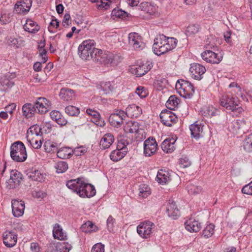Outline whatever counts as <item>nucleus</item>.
<instances>
[{"mask_svg":"<svg viewBox=\"0 0 252 252\" xmlns=\"http://www.w3.org/2000/svg\"><path fill=\"white\" fill-rule=\"evenodd\" d=\"M126 118L125 112L121 110H116L111 114L109 118V122L112 126L119 127L121 126L123 120Z\"/></svg>","mask_w":252,"mask_h":252,"instance_id":"nucleus-9","label":"nucleus"},{"mask_svg":"<svg viewBox=\"0 0 252 252\" xmlns=\"http://www.w3.org/2000/svg\"><path fill=\"white\" fill-rule=\"evenodd\" d=\"M91 252H104V245L100 243L95 244L93 247Z\"/></svg>","mask_w":252,"mask_h":252,"instance_id":"nucleus-61","label":"nucleus"},{"mask_svg":"<svg viewBox=\"0 0 252 252\" xmlns=\"http://www.w3.org/2000/svg\"><path fill=\"white\" fill-rule=\"evenodd\" d=\"M129 4L132 6H138V9L149 12L152 9L151 3L147 1L140 2V0H129Z\"/></svg>","mask_w":252,"mask_h":252,"instance_id":"nucleus-26","label":"nucleus"},{"mask_svg":"<svg viewBox=\"0 0 252 252\" xmlns=\"http://www.w3.org/2000/svg\"><path fill=\"white\" fill-rule=\"evenodd\" d=\"M156 230L155 224L149 220L141 222L137 227V232L143 238L150 237Z\"/></svg>","mask_w":252,"mask_h":252,"instance_id":"nucleus-6","label":"nucleus"},{"mask_svg":"<svg viewBox=\"0 0 252 252\" xmlns=\"http://www.w3.org/2000/svg\"><path fill=\"white\" fill-rule=\"evenodd\" d=\"M111 14L112 16H115L116 17L121 18L122 19H125L127 17V12L119 9L114 8L112 10Z\"/></svg>","mask_w":252,"mask_h":252,"instance_id":"nucleus-52","label":"nucleus"},{"mask_svg":"<svg viewBox=\"0 0 252 252\" xmlns=\"http://www.w3.org/2000/svg\"><path fill=\"white\" fill-rule=\"evenodd\" d=\"M111 59H110V62L109 64L112 66L117 65L120 62H121L123 58L122 57L118 54L112 53L110 55Z\"/></svg>","mask_w":252,"mask_h":252,"instance_id":"nucleus-51","label":"nucleus"},{"mask_svg":"<svg viewBox=\"0 0 252 252\" xmlns=\"http://www.w3.org/2000/svg\"><path fill=\"white\" fill-rule=\"evenodd\" d=\"M95 42L94 40L88 39L83 41L78 48V55L83 60H87L90 58H96Z\"/></svg>","mask_w":252,"mask_h":252,"instance_id":"nucleus-2","label":"nucleus"},{"mask_svg":"<svg viewBox=\"0 0 252 252\" xmlns=\"http://www.w3.org/2000/svg\"><path fill=\"white\" fill-rule=\"evenodd\" d=\"M36 111L40 114H44L50 110L51 103L44 97H38L34 103Z\"/></svg>","mask_w":252,"mask_h":252,"instance_id":"nucleus-11","label":"nucleus"},{"mask_svg":"<svg viewBox=\"0 0 252 252\" xmlns=\"http://www.w3.org/2000/svg\"><path fill=\"white\" fill-rule=\"evenodd\" d=\"M199 26L197 24L189 25L186 30V33L188 36H192L198 32Z\"/></svg>","mask_w":252,"mask_h":252,"instance_id":"nucleus-46","label":"nucleus"},{"mask_svg":"<svg viewBox=\"0 0 252 252\" xmlns=\"http://www.w3.org/2000/svg\"><path fill=\"white\" fill-rule=\"evenodd\" d=\"M44 147L45 151L47 153L55 152L57 150V143L51 141H45Z\"/></svg>","mask_w":252,"mask_h":252,"instance_id":"nucleus-44","label":"nucleus"},{"mask_svg":"<svg viewBox=\"0 0 252 252\" xmlns=\"http://www.w3.org/2000/svg\"><path fill=\"white\" fill-rule=\"evenodd\" d=\"M214 227L215 225L213 223L207 225L203 230L202 236L206 238L211 237L214 233Z\"/></svg>","mask_w":252,"mask_h":252,"instance_id":"nucleus-43","label":"nucleus"},{"mask_svg":"<svg viewBox=\"0 0 252 252\" xmlns=\"http://www.w3.org/2000/svg\"><path fill=\"white\" fill-rule=\"evenodd\" d=\"M187 189L189 194L194 195L201 192L202 188L200 186L189 183L187 186Z\"/></svg>","mask_w":252,"mask_h":252,"instance_id":"nucleus-47","label":"nucleus"},{"mask_svg":"<svg viewBox=\"0 0 252 252\" xmlns=\"http://www.w3.org/2000/svg\"><path fill=\"white\" fill-rule=\"evenodd\" d=\"M87 149L85 147L80 146L75 148L73 150V154L76 156H80L86 153Z\"/></svg>","mask_w":252,"mask_h":252,"instance_id":"nucleus-58","label":"nucleus"},{"mask_svg":"<svg viewBox=\"0 0 252 252\" xmlns=\"http://www.w3.org/2000/svg\"><path fill=\"white\" fill-rule=\"evenodd\" d=\"M32 5V0H22L15 5V9L19 13L28 12Z\"/></svg>","mask_w":252,"mask_h":252,"instance_id":"nucleus-21","label":"nucleus"},{"mask_svg":"<svg viewBox=\"0 0 252 252\" xmlns=\"http://www.w3.org/2000/svg\"><path fill=\"white\" fill-rule=\"evenodd\" d=\"M59 96L63 100L69 101L73 99L75 95L73 90L67 88H63L60 90Z\"/></svg>","mask_w":252,"mask_h":252,"instance_id":"nucleus-25","label":"nucleus"},{"mask_svg":"<svg viewBox=\"0 0 252 252\" xmlns=\"http://www.w3.org/2000/svg\"><path fill=\"white\" fill-rule=\"evenodd\" d=\"M57 155L62 159L69 158L73 155V150L69 147L62 148L58 151Z\"/></svg>","mask_w":252,"mask_h":252,"instance_id":"nucleus-34","label":"nucleus"},{"mask_svg":"<svg viewBox=\"0 0 252 252\" xmlns=\"http://www.w3.org/2000/svg\"><path fill=\"white\" fill-rule=\"evenodd\" d=\"M160 119L161 123L165 126H171L178 121V117L171 110H164L160 114Z\"/></svg>","mask_w":252,"mask_h":252,"instance_id":"nucleus-8","label":"nucleus"},{"mask_svg":"<svg viewBox=\"0 0 252 252\" xmlns=\"http://www.w3.org/2000/svg\"><path fill=\"white\" fill-rule=\"evenodd\" d=\"M16 107V104L15 103H11L5 106V112L7 113H8L10 115H12L13 113V111H14V110L15 109Z\"/></svg>","mask_w":252,"mask_h":252,"instance_id":"nucleus-64","label":"nucleus"},{"mask_svg":"<svg viewBox=\"0 0 252 252\" xmlns=\"http://www.w3.org/2000/svg\"><path fill=\"white\" fill-rule=\"evenodd\" d=\"M22 179V174L17 170H12L10 172V178L9 182L19 184Z\"/></svg>","mask_w":252,"mask_h":252,"instance_id":"nucleus-39","label":"nucleus"},{"mask_svg":"<svg viewBox=\"0 0 252 252\" xmlns=\"http://www.w3.org/2000/svg\"><path fill=\"white\" fill-rule=\"evenodd\" d=\"M206 70L205 67L200 64L194 63L191 64L189 68L191 77L197 80H200Z\"/></svg>","mask_w":252,"mask_h":252,"instance_id":"nucleus-13","label":"nucleus"},{"mask_svg":"<svg viewBox=\"0 0 252 252\" xmlns=\"http://www.w3.org/2000/svg\"><path fill=\"white\" fill-rule=\"evenodd\" d=\"M220 104L226 109L233 112L236 115L240 114L243 111V108L239 106L238 98L233 96H222L220 99Z\"/></svg>","mask_w":252,"mask_h":252,"instance_id":"nucleus-4","label":"nucleus"},{"mask_svg":"<svg viewBox=\"0 0 252 252\" xmlns=\"http://www.w3.org/2000/svg\"><path fill=\"white\" fill-rule=\"evenodd\" d=\"M114 223L115 220L111 216H109L107 220V226L108 230L110 232H113L114 230Z\"/></svg>","mask_w":252,"mask_h":252,"instance_id":"nucleus-59","label":"nucleus"},{"mask_svg":"<svg viewBox=\"0 0 252 252\" xmlns=\"http://www.w3.org/2000/svg\"><path fill=\"white\" fill-rule=\"evenodd\" d=\"M142 113L141 107L136 104L128 105L126 110V116L131 118H136L140 116Z\"/></svg>","mask_w":252,"mask_h":252,"instance_id":"nucleus-20","label":"nucleus"},{"mask_svg":"<svg viewBox=\"0 0 252 252\" xmlns=\"http://www.w3.org/2000/svg\"><path fill=\"white\" fill-rule=\"evenodd\" d=\"M17 235L14 232L6 230L3 233V242L4 244L9 248L14 247L17 243Z\"/></svg>","mask_w":252,"mask_h":252,"instance_id":"nucleus-15","label":"nucleus"},{"mask_svg":"<svg viewBox=\"0 0 252 252\" xmlns=\"http://www.w3.org/2000/svg\"><path fill=\"white\" fill-rule=\"evenodd\" d=\"M45 46V40L43 41H41L40 43V45H39V55L42 58V62L43 63H45L47 61L48 58L47 56V51L44 48Z\"/></svg>","mask_w":252,"mask_h":252,"instance_id":"nucleus-48","label":"nucleus"},{"mask_svg":"<svg viewBox=\"0 0 252 252\" xmlns=\"http://www.w3.org/2000/svg\"><path fill=\"white\" fill-rule=\"evenodd\" d=\"M87 184L82 181L80 178H78L68 181L66 186L68 189L73 190L79 196L82 197V194L86 193Z\"/></svg>","mask_w":252,"mask_h":252,"instance_id":"nucleus-7","label":"nucleus"},{"mask_svg":"<svg viewBox=\"0 0 252 252\" xmlns=\"http://www.w3.org/2000/svg\"><path fill=\"white\" fill-rule=\"evenodd\" d=\"M202 58L207 63L213 64H218L222 60V57L213 51L206 50L201 53Z\"/></svg>","mask_w":252,"mask_h":252,"instance_id":"nucleus-12","label":"nucleus"},{"mask_svg":"<svg viewBox=\"0 0 252 252\" xmlns=\"http://www.w3.org/2000/svg\"><path fill=\"white\" fill-rule=\"evenodd\" d=\"M151 65L150 64H143L135 67L134 68V73L137 77H141L147 73L151 69Z\"/></svg>","mask_w":252,"mask_h":252,"instance_id":"nucleus-35","label":"nucleus"},{"mask_svg":"<svg viewBox=\"0 0 252 252\" xmlns=\"http://www.w3.org/2000/svg\"><path fill=\"white\" fill-rule=\"evenodd\" d=\"M229 127L232 129L233 132L237 133L245 132V130H247L246 122L243 120L233 121L229 126Z\"/></svg>","mask_w":252,"mask_h":252,"instance_id":"nucleus-18","label":"nucleus"},{"mask_svg":"<svg viewBox=\"0 0 252 252\" xmlns=\"http://www.w3.org/2000/svg\"><path fill=\"white\" fill-rule=\"evenodd\" d=\"M114 141V136L110 133L105 134L100 141V147L102 149L109 148Z\"/></svg>","mask_w":252,"mask_h":252,"instance_id":"nucleus-24","label":"nucleus"},{"mask_svg":"<svg viewBox=\"0 0 252 252\" xmlns=\"http://www.w3.org/2000/svg\"><path fill=\"white\" fill-rule=\"evenodd\" d=\"M220 113V111L218 109L214 108L212 106L207 107L206 110L204 112L205 116L208 115L211 117L212 116L219 115Z\"/></svg>","mask_w":252,"mask_h":252,"instance_id":"nucleus-55","label":"nucleus"},{"mask_svg":"<svg viewBox=\"0 0 252 252\" xmlns=\"http://www.w3.org/2000/svg\"><path fill=\"white\" fill-rule=\"evenodd\" d=\"M158 149V144L156 139L149 137L144 142V153L146 156L153 155Z\"/></svg>","mask_w":252,"mask_h":252,"instance_id":"nucleus-10","label":"nucleus"},{"mask_svg":"<svg viewBox=\"0 0 252 252\" xmlns=\"http://www.w3.org/2000/svg\"><path fill=\"white\" fill-rule=\"evenodd\" d=\"M10 156L16 162H23L27 158L26 147L20 141L14 142L10 147Z\"/></svg>","mask_w":252,"mask_h":252,"instance_id":"nucleus-3","label":"nucleus"},{"mask_svg":"<svg viewBox=\"0 0 252 252\" xmlns=\"http://www.w3.org/2000/svg\"><path fill=\"white\" fill-rule=\"evenodd\" d=\"M186 229L190 232H198L201 228V224L198 221L193 219L187 220L185 223Z\"/></svg>","mask_w":252,"mask_h":252,"instance_id":"nucleus-22","label":"nucleus"},{"mask_svg":"<svg viewBox=\"0 0 252 252\" xmlns=\"http://www.w3.org/2000/svg\"><path fill=\"white\" fill-rule=\"evenodd\" d=\"M175 142L176 140L172 138L166 139L161 144V149L167 153H172L175 149Z\"/></svg>","mask_w":252,"mask_h":252,"instance_id":"nucleus-27","label":"nucleus"},{"mask_svg":"<svg viewBox=\"0 0 252 252\" xmlns=\"http://www.w3.org/2000/svg\"><path fill=\"white\" fill-rule=\"evenodd\" d=\"M54 167L57 173H64L68 168V164L64 161H60L56 162Z\"/></svg>","mask_w":252,"mask_h":252,"instance_id":"nucleus-38","label":"nucleus"},{"mask_svg":"<svg viewBox=\"0 0 252 252\" xmlns=\"http://www.w3.org/2000/svg\"><path fill=\"white\" fill-rule=\"evenodd\" d=\"M166 213L169 217L173 220L177 219L180 216V212L175 202L169 199L166 206Z\"/></svg>","mask_w":252,"mask_h":252,"instance_id":"nucleus-16","label":"nucleus"},{"mask_svg":"<svg viewBox=\"0 0 252 252\" xmlns=\"http://www.w3.org/2000/svg\"><path fill=\"white\" fill-rule=\"evenodd\" d=\"M128 44L135 50H142L145 45L142 41L141 37L135 32L130 33L128 35Z\"/></svg>","mask_w":252,"mask_h":252,"instance_id":"nucleus-14","label":"nucleus"},{"mask_svg":"<svg viewBox=\"0 0 252 252\" xmlns=\"http://www.w3.org/2000/svg\"><path fill=\"white\" fill-rule=\"evenodd\" d=\"M59 248V252H69L71 249L72 246L68 243H63V244L60 245Z\"/></svg>","mask_w":252,"mask_h":252,"instance_id":"nucleus-63","label":"nucleus"},{"mask_svg":"<svg viewBox=\"0 0 252 252\" xmlns=\"http://www.w3.org/2000/svg\"><path fill=\"white\" fill-rule=\"evenodd\" d=\"M26 175L29 179L35 181L41 182L43 179V175L36 169L27 170Z\"/></svg>","mask_w":252,"mask_h":252,"instance_id":"nucleus-32","label":"nucleus"},{"mask_svg":"<svg viewBox=\"0 0 252 252\" xmlns=\"http://www.w3.org/2000/svg\"><path fill=\"white\" fill-rule=\"evenodd\" d=\"M53 235L55 239L60 240L67 239L66 233L63 232L61 226L58 223L55 224L53 227Z\"/></svg>","mask_w":252,"mask_h":252,"instance_id":"nucleus-29","label":"nucleus"},{"mask_svg":"<svg viewBox=\"0 0 252 252\" xmlns=\"http://www.w3.org/2000/svg\"><path fill=\"white\" fill-rule=\"evenodd\" d=\"M176 88L181 96L185 98H190L194 94V87L189 82L179 80L176 84Z\"/></svg>","mask_w":252,"mask_h":252,"instance_id":"nucleus-5","label":"nucleus"},{"mask_svg":"<svg viewBox=\"0 0 252 252\" xmlns=\"http://www.w3.org/2000/svg\"><path fill=\"white\" fill-rule=\"evenodd\" d=\"M59 21L57 19H53L50 22V26L48 27V31L51 33L54 32L53 29L54 28H57L59 26Z\"/></svg>","mask_w":252,"mask_h":252,"instance_id":"nucleus-62","label":"nucleus"},{"mask_svg":"<svg viewBox=\"0 0 252 252\" xmlns=\"http://www.w3.org/2000/svg\"><path fill=\"white\" fill-rule=\"evenodd\" d=\"M177 40L174 37H168L163 34H159L154 40L153 49L158 56L166 53L176 47Z\"/></svg>","mask_w":252,"mask_h":252,"instance_id":"nucleus-1","label":"nucleus"},{"mask_svg":"<svg viewBox=\"0 0 252 252\" xmlns=\"http://www.w3.org/2000/svg\"><path fill=\"white\" fill-rule=\"evenodd\" d=\"M178 100L179 99L175 95H171L169 97L168 100L166 102V106L170 110L174 109V108L178 104Z\"/></svg>","mask_w":252,"mask_h":252,"instance_id":"nucleus-49","label":"nucleus"},{"mask_svg":"<svg viewBox=\"0 0 252 252\" xmlns=\"http://www.w3.org/2000/svg\"><path fill=\"white\" fill-rule=\"evenodd\" d=\"M189 129L191 136L196 139H198L200 137V133L203 131V126L196 124V122L189 126Z\"/></svg>","mask_w":252,"mask_h":252,"instance_id":"nucleus-33","label":"nucleus"},{"mask_svg":"<svg viewBox=\"0 0 252 252\" xmlns=\"http://www.w3.org/2000/svg\"><path fill=\"white\" fill-rule=\"evenodd\" d=\"M139 129V124L138 122L129 121L124 125V130L126 133L137 132Z\"/></svg>","mask_w":252,"mask_h":252,"instance_id":"nucleus-31","label":"nucleus"},{"mask_svg":"<svg viewBox=\"0 0 252 252\" xmlns=\"http://www.w3.org/2000/svg\"><path fill=\"white\" fill-rule=\"evenodd\" d=\"M41 130V129L40 127L37 125L31 126L27 131V133L28 134L27 136L28 138H29L30 133H31V134L33 135H35V137L38 138L39 136H41L42 134Z\"/></svg>","mask_w":252,"mask_h":252,"instance_id":"nucleus-42","label":"nucleus"},{"mask_svg":"<svg viewBox=\"0 0 252 252\" xmlns=\"http://www.w3.org/2000/svg\"><path fill=\"white\" fill-rule=\"evenodd\" d=\"M25 210L24 202L20 200H14L12 201V211L14 217L22 216Z\"/></svg>","mask_w":252,"mask_h":252,"instance_id":"nucleus-17","label":"nucleus"},{"mask_svg":"<svg viewBox=\"0 0 252 252\" xmlns=\"http://www.w3.org/2000/svg\"><path fill=\"white\" fill-rule=\"evenodd\" d=\"M151 194L150 189L146 184H142L139 186V195L143 198H146Z\"/></svg>","mask_w":252,"mask_h":252,"instance_id":"nucleus-45","label":"nucleus"},{"mask_svg":"<svg viewBox=\"0 0 252 252\" xmlns=\"http://www.w3.org/2000/svg\"><path fill=\"white\" fill-rule=\"evenodd\" d=\"M96 190L94 187L91 184H87L86 186V193L82 194V197L90 198L95 195Z\"/></svg>","mask_w":252,"mask_h":252,"instance_id":"nucleus-41","label":"nucleus"},{"mask_svg":"<svg viewBox=\"0 0 252 252\" xmlns=\"http://www.w3.org/2000/svg\"><path fill=\"white\" fill-rule=\"evenodd\" d=\"M242 146L247 152H252V134L248 135L243 141Z\"/></svg>","mask_w":252,"mask_h":252,"instance_id":"nucleus-40","label":"nucleus"},{"mask_svg":"<svg viewBox=\"0 0 252 252\" xmlns=\"http://www.w3.org/2000/svg\"><path fill=\"white\" fill-rule=\"evenodd\" d=\"M127 152V149L117 148L111 152L109 156L110 159L115 162H117L122 159Z\"/></svg>","mask_w":252,"mask_h":252,"instance_id":"nucleus-23","label":"nucleus"},{"mask_svg":"<svg viewBox=\"0 0 252 252\" xmlns=\"http://www.w3.org/2000/svg\"><path fill=\"white\" fill-rule=\"evenodd\" d=\"M81 229L85 233H91L95 232L97 230V227L92 222L88 221L82 225Z\"/></svg>","mask_w":252,"mask_h":252,"instance_id":"nucleus-37","label":"nucleus"},{"mask_svg":"<svg viewBox=\"0 0 252 252\" xmlns=\"http://www.w3.org/2000/svg\"><path fill=\"white\" fill-rule=\"evenodd\" d=\"M37 137H33L31 139L28 138V141L31 146L34 149H39L42 145V141L41 138L37 139Z\"/></svg>","mask_w":252,"mask_h":252,"instance_id":"nucleus-53","label":"nucleus"},{"mask_svg":"<svg viewBox=\"0 0 252 252\" xmlns=\"http://www.w3.org/2000/svg\"><path fill=\"white\" fill-rule=\"evenodd\" d=\"M65 112L69 116H76L79 114L80 110L78 107L73 105H69L65 107Z\"/></svg>","mask_w":252,"mask_h":252,"instance_id":"nucleus-50","label":"nucleus"},{"mask_svg":"<svg viewBox=\"0 0 252 252\" xmlns=\"http://www.w3.org/2000/svg\"><path fill=\"white\" fill-rule=\"evenodd\" d=\"M22 109L23 116L27 118L32 117L36 112V108L34 104L30 103L24 104Z\"/></svg>","mask_w":252,"mask_h":252,"instance_id":"nucleus-30","label":"nucleus"},{"mask_svg":"<svg viewBox=\"0 0 252 252\" xmlns=\"http://www.w3.org/2000/svg\"><path fill=\"white\" fill-rule=\"evenodd\" d=\"M102 89L105 94L112 92L114 88V84L113 82H106L101 84Z\"/></svg>","mask_w":252,"mask_h":252,"instance_id":"nucleus-54","label":"nucleus"},{"mask_svg":"<svg viewBox=\"0 0 252 252\" xmlns=\"http://www.w3.org/2000/svg\"><path fill=\"white\" fill-rule=\"evenodd\" d=\"M86 113L89 115L92 116L93 118L94 119V121H95V122H98L100 120V114L98 112L91 108H88L86 110Z\"/></svg>","mask_w":252,"mask_h":252,"instance_id":"nucleus-56","label":"nucleus"},{"mask_svg":"<svg viewBox=\"0 0 252 252\" xmlns=\"http://www.w3.org/2000/svg\"><path fill=\"white\" fill-rule=\"evenodd\" d=\"M23 28L29 33H35L39 31L40 27L35 22L31 19H28L24 25Z\"/></svg>","mask_w":252,"mask_h":252,"instance_id":"nucleus-28","label":"nucleus"},{"mask_svg":"<svg viewBox=\"0 0 252 252\" xmlns=\"http://www.w3.org/2000/svg\"><path fill=\"white\" fill-rule=\"evenodd\" d=\"M242 192L244 194L252 195V181L245 185L242 189Z\"/></svg>","mask_w":252,"mask_h":252,"instance_id":"nucleus-60","label":"nucleus"},{"mask_svg":"<svg viewBox=\"0 0 252 252\" xmlns=\"http://www.w3.org/2000/svg\"><path fill=\"white\" fill-rule=\"evenodd\" d=\"M156 179L158 183L161 184H166L170 180L168 173L162 170L158 171Z\"/></svg>","mask_w":252,"mask_h":252,"instance_id":"nucleus-36","label":"nucleus"},{"mask_svg":"<svg viewBox=\"0 0 252 252\" xmlns=\"http://www.w3.org/2000/svg\"><path fill=\"white\" fill-rule=\"evenodd\" d=\"M96 51V58H94V60L101 63L104 64H109L110 59H111V53L109 51H103L102 50L98 49Z\"/></svg>","mask_w":252,"mask_h":252,"instance_id":"nucleus-19","label":"nucleus"},{"mask_svg":"<svg viewBox=\"0 0 252 252\" xmlns=\"http://www.w3.org/2000/svg\"><path fill=\"white\" fill-rule=\"evenodd\" d=\"M179 164L181 167L186 168L190 165L191 162L188 157L184 156L180 158Z\"/></svg>","mask_w":252,"mask_h":252,"instance_id":"nucleus-57","label":"nucleus"}]
</instances>
